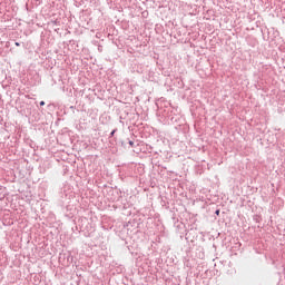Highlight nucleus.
<instances>
[{
	"instance_id": "2",
	"label": "nucleus",
	"mask_w": 285,
	"mask_h": 285,
	"mask_svg": "<svg viewBox=\"0 0 285 285\" xmlns=\"http://www.w3.org/2000/svg\"><path fill=\"white\" fill-rule=\"evenodd\" d=\"M40 106H46V102L45 101H40Z\"/></svg>"
},
{
	"instance_id": "1",
	"label": "nucleus",
	"mask_w": 285,
	"mask_h": 285,
	"mask_svg": "<svg viewBox=\"0 0 285 285\" xmlns=\"http://www.w3.org/2000/svg\"><path fill=\"white\" fill-rule=\"evenodd\" d=\"M129 146H131V148H132L135 146V141L130 140Z\"/></svg>"
},
{
	"instance_id": "3",
	"label": "nucleus",
	"mask_w": 285,
	"mask_h": 285,
	"mask_svg": "<svg viewBox=\"0 0 285 285\" xmlns=\"http://www.w3.org/2000/svg\"><path fill=\"white\" fill-rule=\"evenodd\" d=\"M216 215H219V209L216 210Z\"/></svg>"
},
{
	"instance_id": "4",
	"label": "nucleus",
	"mask_w": 285,
	"mask_h": 285,
	"mask_svg": "<svg viewBox=\"0 0 285 285\" xmlns=\"http://www.w3.org/2000/svg\"><path fill=\"white\" fill-rule=\"evenodd\" d=\"M16 46H20L19 42H16Z\"/></svg>"
}]
</instances>
